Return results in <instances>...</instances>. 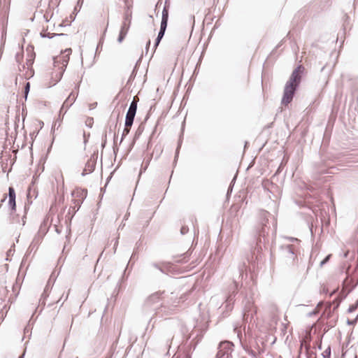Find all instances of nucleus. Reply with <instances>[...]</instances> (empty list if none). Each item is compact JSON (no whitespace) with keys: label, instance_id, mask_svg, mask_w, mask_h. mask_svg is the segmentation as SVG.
Wrapping results in <instances>:
<instances>
[{"label":"nucleus","instance_id":"nucleus-19","mask_svg":"<svg viewBox=\"0 0 358 358\" xmlns=\"http://www.w3.org/2000/svg\"><path fill=\"white\" fill-rule=\"evenodd\" d=\"M61 0H50L49 1V6H57L60 3Z\"/></svg>","mask_w":358,"mask_h":358},{"label":"nucleus","instance_id":"nucleus-14","mask_svg":"<svg viewBox=\"0 0 358 358\" xmlns=\"http://www.w3.org/2000/svg\"><path fill=\"white\" fill-rule=\"evenodd\" d=\"M301 75L293 71L289 80L287 82L288 84L297 87L301 82Z\"/></svg>","mask_w":358,"mask_h":358},{"label":"nucleus","instance_id":"nucleus-2","mask_svg":"<svg viewBox=\"0 0 358 358\" xmlns=\"http://www.w3.org/2000/svg\"><path fill=\"white\" fill-rule=\"evenodd\" d=\"M64 71L54 63L52 66L48 67L43 77L44 86L50 87L56 85L61 80Z\"/></svg>","mask_w":358,"mask_h":358},{"label":"nucleus","instance_id":"nucleus-21","mask_svg":"<svg viewBox=\"0 0 358 358\" xmlns=\"http://www.w3.org/2000/svg\"><path fill=\"white\" fill-rule=\"evenodd\" d=\"M303 71H304V67L302 65H299L296 69H295L294 70V71L297 72L298 73H300L301 75L303 72Z\"/></svg>","mask_w":358,"mask_h":358},{"label":"nucleus","instance_id":"nucleus-17","mask_svg":"<svg viewBox=\"0 0 358 358\" xmlns=\"http://www.w3.org/2000/svg\"><path fill=\"white\" fill-rule=\"evenodd\" d=\"M323 358H330L331 357V348L329 346L327 349H325L322 353Z\"/></svg>","mask_w":358,"mask_h":358},{"label":"nucleus","instance_id":"nucleus-28","mask_svg":"<svg viewBox=\"0 0 358 358\" xmlns=\"http://www.w3.org/2000/svg\"><path fill=\"white\" fill-rule=\"evenodd\" d=\"M7 199V196L5 194L3 199L1 200V202H4Z\"/></svg>","mask_w":358,"mask_h":358},{"label":"nucleus","instance_id":"nucleus-8","mask_svg":"<svg viewBox=\"0 0 358 358\" xmlns=\"http://www.w3.org/2000/svg\"><path fill=\"white\" fill-rule=\"evenodd\" d=\"M34 61V57L33 55H30L29 57L27 59L26 64L23 65V76L25 78L29 79L32 77L34 74V71L33 69V64Z\"/></svg>","mask_w":358,"mask_h":358},{"label":"nucleus","instance_id":"nucleus-15","mask_svg":"<svg viewBox=\"0 0 358 358\" xmlns=\"http://www.w3.org/2000/svg\"><path fill=\"white\" fill-rule=\"evenodd\" d=\"M136 113L135 111L128 110L125 120V124L127 126H132Z\"/></svg>","mask_w":358,"mask_h":358},{"label":"nucleus","instance_id":"nucleus-24","mask_svg":"<svg viewBox=\"0 0 358 358\" xmlns=\"http://www.w3.org/2000/svg\"><path fill=\"white\" fill-rule=\"evenodd\" d=\"M188 231V228L187 227H182L181 229H180V231H181V234H185Z\"/></svg>","mask_w":358,"mask_h":358},{"label":"nucleus","instance_id":"nucleus-22","mask_svg":"<svg viewBox=\"0 0 358 358\" xmlns=\"http://www.w3.org/2000/svg\"><path fill=\"white\" fill-rule=\"evenodd\" d=\"M94 122V120L92 117H87L85 123L87 126L92 127Z\"/></svg>","mask_w":358,"mask_h":358},{"label":"nucleus","instance_id":"nucleus-1","mask_svg":"<svg viewBox=\"0 0 358 358\" xmlns=\"http://www.w3.org/2000/svg\"><path fill=\"white\" fill-rule=\"evenodd\" d=\"M64 15L65 12L59 9L55 13H52L50 15L46 13L44 15L45 24H43V29L41 31V36L52 38L57 35L55 32L56 26L65 27L70 24L73 20V16L71 15L70 19L68 20L66 17L64 19Z\"/></svg>","mask_w":358,"mask_h":358},{"label":"nucleus","instance_id":"nucleus-30","mask_svg":"<svg viewBox=\"0 0 358 358\" xmlns=\"http://www.w3.org/2000/svg\"><path fill=\"white\" fill-rule=\"evenodd\" d=\"M85 142L87 141V139L85 138V136L84 135Z\"/></svg>","mask_w":358,"mask_h":358},{"label":"nucleus","instance_id":"nucleus-29","mask_svg":"<svg viewBox=\"0 0 358 358\" xmlns=\"http://www.w3.org/2000/svg\"><path fill=\"white\" fill-rule=\"evenodd\" d=\"M8 115H6V119H5V122H6V123H7V122H8Z\"/></svg>","mask_w":358,"mask_h":358},{"label":"nucleus","instance_id":"nucleus-6","mask_svg":"<svg viewBox=\"0 0 358 358\" xmlns=\"http://www.w3.org/2000/svg\"><path fill=\"white\" fill-rule=\"evenodd\" d=\"M72 50L71 48H66L64 50L62 51L60 55L58 56H56L54 58V64H57L60 68L65 70L69 59L70 55H71Z\"/></svg>","mask_w":358,"mask_h":358},{"label":"nucleus","instance_id":"nucleus-16","mask_svg":"<svg viewBox=\"0 0 358 358\" xmlns=\"http://www.w3.org/2000/svg\"><path fill=\"white\" fill-rule=\"evenodd\" d=\"M124 14L127 15V13H130V15H132L134 0H124Z\"/></svg>","mask_w":358,"mask_h":358},{"label":"nucleus","instance_id":"nucleus-26","mask_svg":"<svg viewBox=\"0 0 358 358\" xmlns=\"http://www.w3.org/2000/svg\"><path fill=\"white\" fill-rule=\"evenodd\" d=\"M29 90V83H27V85H26V87H25V92H26V94L27 93Z\"/></svg>","mask_w":358,"mask_h":358},{"label":"nucleus","instance_id":"nucleus-13","mask_svg":"<svg viewBox=\"0 0 358 358\" xmlns=\"http://www.w3.org/2000/svg\"><path fill=\"white\" fill-rule=\"evenodd\" d=\"M233 346V343L229 341H222L220 343V350L218 352V355L222 356L225 353H227L229 350H231Z\"/></svg>","mask_w":358,"mask_h":358},{"label":"nucleus","instance_id":"nucleus-18","mask_svg":"<svg viewBox=\"0 0 358 358\" xmlns=\"http://www.w3.org/2000/svg\"><path fill=\"white\" fill-rule=\"evenodd\" d=\"M131 127V126H127V124H125L124 129L123 132H122V138H123L127 135H128V134L130 131Z\"/></svg>","mask_w":358,"mask_h":358},{"label":"nucleus","instance_id":"nucleus-5","mask_svg":"<svg viewBox=\"0 0 358 358\" xmlns=\"http://www.w3.org/2000/svg\"><path fill=\"white\" fill-rule=\"evenodd\" d=\"M169 4H168L166 2L165 3V6L164 7L163 11H162V22H161V27L160 31L159 32L158 36L157 38L155 47H157L162 37L164 36V32L166 31V27H167V22L169 19Z\"/></svg>","mask_w":358,"mask_h":358},{"label":"nucleus","instance_id":"nucleus-4","mask_svg":"<svg viewBox=\"0 0 358 358\" xmlns=\"http://www.w3.org/2000/svg\"><path fill=\"white\" fill-rule=\"evenodd\" d=\"M132 15H130V13L127 15L124 14L123 20L120 27L117 41L122 43L126 37L131 24Z\"/></svg>","mask_w":358,"mask_h":358},{"label":"nucleus","instance_id":"nucleus-27","mask_svg":"<svg viewBox=\"0 0 358 358\" xmlns=\"http://www.w3.org/2000/svg\"><path fill=\"white\" fill-rule=\"evenodd\" d=\"M138 100H139L138 97L137 96H135L134 97V99H133V101H136V103H138Z\"/></svg>","mask_w":358,"mask_h":358},{"label":"nucleus","instance_id":"nucleus-20","mask_svg":"<svg viewBox=\"0 0 358 358\" xmlns=\"http://www.w3.org/2000/svg\"><path fill=\"white\" fill-rule=\"evenodd\" d=\"M129 110L135 111L136 112L137 110V103L136 101H132L130 104V106L129 108Z\"/></svg>","mask_w":358,"mask_h":358},{"label":"nucleus","instance_id":"nucleus-11","mask_svg":"<svg viewBox=\"0 0 358 358\" xmlns=\"http://www.w3.org/2000/svg\"><path fill=\"white\" fill-rule=\"evenodd\" d=\"M15 192L13 187H10L8 189V208L10 213L14 212L16 210L15 203Z\"/></svg>","mask_w":358,"mask_h":358},{"label":"nucleus","instance_id":"nucleus-10","mask_svg":"<svg viewBox=\"0 0 358 358\" xmlns=\"http://www.w3.org/2000/svg\"><path fill=\"white\" fill-rule=\"evenodd\" d=\"M78 87L76 85L74 86V88L72 90L68 97L64 101L62 109L66 108L68 109L70 106L73 105L75 101L77 99L78 94Z\"/></svg>","mask_w":358,"mask_h":358},{"label":"nucleus","instance_id":"nucleus-23","mask_svg":"<svg viewBox=\"0 0 358 358\" xmlns=\"http://www.w3.org/2000/svg\"><path fill=\"white\" fill-rule=\"evenodd\" d=\"M330 257H331V255H329L327 257H326V258L321 262V266L326 264L329 261Z\"/></svg>","mask_w":358,"mask_h":358},{"label":"nucleus","instance_id":"nucleus-3","mask_svg":"<svg viewBox=\"0 0 358 358\" xmlns=\"http://www.w3.org/2000/svg\"><path fill=\"white\" fill-rule=\"evenodd\" d=\"M87 196V191L80 188L76 189L72 192L73 206H71L69 209V213L71 211L73 215L79 210L83 200Z\"/></svg>","mask_w":358,"mask_h":358},{"label":"nucleus","instance_id":"nucleus-25","mask_svg":"<svg viewBox=\"0 0 358 358\" xmlns=\"http://www.w3.org/2000/svg\"><path fill=\"white\" fill-rule=\"evenodd\" d=\"M357 309V305H352L350 306L348 310L349 312H353Z\"/></svg>","mask_w":358,"mask_h":358},{"label":"nucleus","instance_id":"nucleus-31","mask_svg":"<svg viewBox=\"0 0 358 358\" xmlns=\"http://www.w3.org/2000/svg\"><path fill=\"white\" fill-rule=\"evenodd\" d=\"M19 358H22V357H19Z\"/></svg>","mask_w":358,"mask_h":358},{"label":"nucleus","instance_id":"nucleus-9","mask_svg":"<svg viewBox=\"0 0 358 358\" xmlns=\"http://www.w3.org/2000/svg\"><path fill=\"white\" fill-rule=\"evenodd\" d=\"M10 222L14 224L16 228H21L25 224L26 213L24 212L22 215L16 213V210L10 213Z\"/></svg>","mask_w":358,"mask_h":358},{"label":"nucleus","instance_id":"nucleus-7","mask_svg":"<svg viewBox=\"0 0 358 358\" xmlns=\"http://www.w3.org/2000/svg\"><path fill=\"white\" fill-rule=\"evenodd\" d=\"M296 87H297L292 85V84L286 83L283 97L282 99V104L287 105L292 101Z\"/></svg>","mask_w":358,"mask_h":358},{"label":"nucleus","instance_id":"nucleus-12","mask_svg":"<svg viewBox=\"0 0 358 358\" xmlns=\"http://www.w3.org/2000/svg\"><path fill=\"white\" fill-rule=\"evenodd\" d=\"M95 166L96 159L92 157L87 161L83 171V175L85 176L91 173L94 170Z\"/></svg>","mask_w":358,"mask_h":358}]
</instances>
